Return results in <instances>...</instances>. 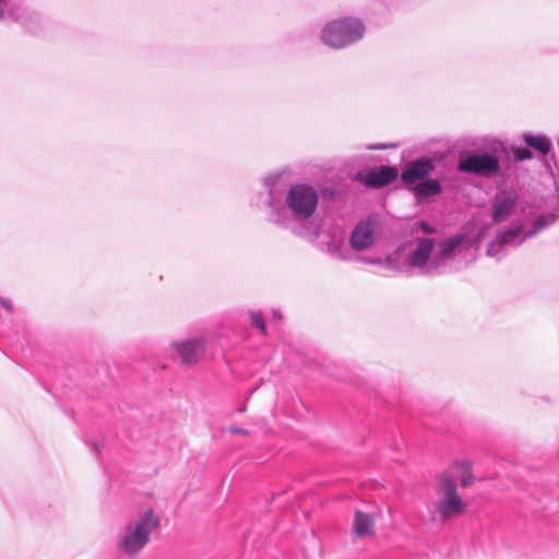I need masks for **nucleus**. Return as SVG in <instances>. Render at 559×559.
<instances>
[{"label": "nucleus", "mask_w": 559, "mask_h": 559, "mask_svg": "<svg viewBox=\"0 0 559 559\" xmlns=\"http://www.w3.org/2000/svg\"><path fill=\"white\" fill-rule=\"evenodd\" d=\"M159 524L158 514L151 508L127 521L117 543L119 552L129 559L136 558L148 545L151 535L159 527Z\"/></svg>", "instance_id": "obj_1"}, {"label": "nucleus", "mask_w": 559, "mask_h": 559, "mask_svg": "<svg viewBox=\"0 0 559 559\" xmlns=\"http://www.w3.org/2000/svg\"><path fill=\"white\" fill-rule=\"evenodd\" d=\"M431 510L441 522H449L466 512L467 504L457 491L456 477L452 473L437 477Z\"/></svg>", "instance_id": "obj_2"}, {"label": "nucleus", "mask_w": 559, "mask_h": 559, "mask_svg": "<svg viewBox=\"0 0 559 559\" xmlns=\"http://www.w3.org/2000/svg\"><path fill=\"white\" fill-rule=\"evenodd\" d=\"M365 26L352 16L335 19L322 28L321 40L329 47L342 49L362 38Z\"/></svg>", "instance_id": "obj_3"}, {"label": "nucleus", "mask_w": 559, "mask_h": 559, "mask_svg": "<svg viewBox=\"0 0 559 559\" xmlns=\"http://www.w3.org/2000/svg\"><path fill=\"white\" fill-rule=\"evenodd\" d=\"M319 195L317 191L307 185H296L287 193V205L297 218L311 217L318 206Z\"/></svg>", "instance_id": "obj_4"}, {"label": "nucleus", "mask_w": 559, "mask_h": 559, "mask_svg": "<svg viewBox=\"0 0 559 559\" xmlns=\"http://www.w3.org/2000/svg\"><path fill=\"white\" fill-rule=\"evenodd\" d=\"M500 164L496 156L490 154H474L463 158L459 164L461 171L490 177L499 171Z\"/></svg>", "instance_id": "obj_5"}, {"label": "nucleus", "mask_w": 559, "mask_h": 559, "mask_svg": "<svg viewBox=\"0 0 559 559\" xmlns=\"http://www.w3.org/2000/svg\"><path fill=\"white\" fill-rule=\"evenodd\" d=\"M378 226L379 219L376 215H370L366 221L360 222L350 237L353 248L365 250L371 247L376 241Z\"/></svg>", "instance_id": "obj_6"}, {"label": "nucleus", "mask_w": 559, "mask_h": 559, "mask_svg": "<svg viewBox=\"0 0 559 559\" xmlns=\"http://www.w3.org/2000/svg\"><path fill=\"white\" fill-rule=\"evenodd\" d=\"M518 204V195L512 191L498 192L491 202V218L496 224L507 221Z\"/></svg>", "instance_id": "obj_7"}, {"label": "nucleus", "mask_w": 559, "mask_h": 559, "mask_svg": "<svg viewBox=\"0 0 559 559\" xmlns=\"http://www.w3.org/2000/svg\"><path fill=\"white\" fill-rule=\"evenodd\" d=\"M181 364L193 365L197 364L204 355L205 346L200 340H188L176 342L173 344Z\"/></svg>", "instance_id": "obj_8"}, {"label": "nucleus", "mask_w": 559, "mask_h": 559, "mask_svg": "<svg viewBox=\"0 0 559 559\" xmlns=\"http://www.w3.org/2000/svg\"><path fill=\"white\" fill-rule=\"evenodd\" d=\"M377 514L357 510L354 514L352 534L354 538L366 539L376 536Z\"/></svg>", "instance_id": "obj_9"}, {"label": "nucleus", "mask_w": 559, "mask_h": 559, "mask_svg": "<svg viewBox=\"0 0 559 559\" xmlns=\"http://www.w3.org/2000/svg\"><path fill=\"white\" fill-rule=\"evenodd\" d=\"M433 169V164L429 159H417L406 165L401 175V179L406 185H413L424 180Z\"/></svg>", "instance_id": "obj_10"}, {"label": "nucleus", "mask_w": 559, "mask_h": 559, "mask_svg": "<svg viewBox=\"0 0 559 559\" xmlns=\"http://www.w3.org/2000/svg\"><path fill=\"white\" fill-rule=\"evenodd\" d=\"M397 168L391 166H381L367 173L364 176L362 182L367 187L381 188L391 183L397 178Z\"/></svg>", "instance_id": "obj_11"}, {"label": "nucleus", "mask_w": 559, "mask_h": 559, "mask_svg": "<svg viewBox=\"0 0 559 559\" xmlns=\"http://www.w3.org/2000/svg\"><path fill=\"white\" fill-rule=\"evenodd\" d=\"M435 247L432 239L423 238L418 240L417 248L411 255V264L414 266H423L430 258L431 251Z\"/></svg>", "instance_id": "obj_12"}, {"label": "nucleus", "mask_w": 559, "mask_h": 559, "mask_svg": "<svg viewBox=\"0 0 559 559\" xmlns=\"http://www.w3.org/2000/svg\"><path fill=\"white\" fill-rule=\"evenodd\" d=\"M444 473H452L455 475L456 483L460 481L462 488H467L475 483V477L468 463H457Z\"/></svg>", "instance_id": "obj_13"}, {"label": "nucleus", "mask_w": 559, "mask_h": 559, "mask_svg": "<svg viewBox=\"0 0 559 559\" xmlns=\"http://www.w3.org/2000/svg\"><path fill=\"white\" fill-rule=\"evenodd\" d=\"M414 193L417 198H428L441 192V186L436 179H428L417 183L414 187Z\"/></svg>", "instance_id": "obj_14"}, {"label": "nucleus", "mask_w": 559, "mask_h": 559, "mask_svg": "<svg viewBox=\"0 0 559 559\" xmlns=\"http://www.w3.org/2000/svg\"><path fill=\"white\" fill-rule=\"evenodd\" d=\"M524 141L528 146L535 148L542 154H547L551 148L550 141L546 136L525 135Z\"/></svg>", "instance_id": "obj_15"}, {"label": "nucleus", "mask_w": 559, "mask_h": 559, "mask_svg": "<svg viewBox=\"0 0 559 559\" xmlns=\"http://www.w3.org/2000/svg\"><path fill=\"white\" fill-rule=\"evenodd\" d=\"M464 240L463 235H457L440 243V253L443 257L450 255Z\"/></svg>", "instance_id": "obj_16"}, {"label": "nucleus", "mask_w": 559, "mask_h": 559, "mask_svg": "<svg viewBox=\"0 0 559 559\" xmlns=\"http://www.w3.org/2000/svg\"><path fill=\"white\" fill-rule=\"evenodd\" d=\"M522 231V227L521 226H518V227H513V228H510L506 231H503L502 234L499 235V243L500 246H504L507 243H509L510 241H512L514 238H516Z\"/></svg>", "instance_id": "obj_17"}, {"label": "nucleus", "mask_w": 559, "mask_h": 559, "mask_svg": "<svg viewBox=\"0 0 559 559\" xmlns=\"http://www.w3.org/2000/svg\"><path fill=\"white\" fill-rule=\"evenodd\" d=\"M250 321L251 325L261 331L262 334H266V325L264 323V319L261 312L251 311L250 312Z\"/></svg>", "instance_id": "obj_18"}, {"label": "nucleus", "mask_w": 559, "mask_h": 559, "mask_svg": "<svg viewBox=\"0 0 559 559\" xmlns=\"http://www.w3.org/2000/svg\"><path fill=\"white\" fill-rule=\"evenodd\" d=\"M514 156L518 160H524L532 157V153L528 148H516L514 151Z\"/></svg>", "instance_id": "obj_19"}, {"label": "nucleus", "mask_w": 559, "mask_h": 559, "mask_svg": "<svg viewBox=\"0 0 559 559\" xmlns=\"http://www.w3.org/2000/svg\"><path fill=\"white\" fill-rule=\"evenodd\" d=\"M419 227L426 234H433L435 233V228L429 226L426 222L419 223Z\"/></svg>", "instance_id": "obj_20"}, {"label": "nucleus", "mask_w": 559, "mask_h": 559, "mask_svg": "<svg viewBox=\"0 0 559 559\" xmlns=\"http://www.w3.org/2000/svg\"><path fill=\"white\" fill-rule=\"evenodd\" d=\"M229 432L234 433V435H243V436L248 435L247 430H245L242 428H238V427H230Z\"/></svg>", "instance_id": "obj_21"}, {"label": "nucleus", "mask_w": 559, "mask_h": 559, "mask_svg": "<svg viewBox=\"0 0 559 559\" xmlns=\"http://www.w3.org/2000/svg\"><path fill=\"white\" fill-rule=\"evenodd\" d=\"M3 17H4L3 10L0 9V20H3Z\"/></svg>", "instance_id": "obj_22"}]
</instances>
